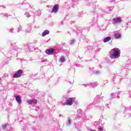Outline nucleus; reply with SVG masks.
<instances>
[{
    "label": "nucleus",
    "instance_id": "f257e3e1",
    "mask_svg": "<svg viewBox=\"0 0 131 131\" xmlns=\"http://www.w3.org/2000/svg\"><path fill=\"white\" fill-rule=\"evenodd\" d=\"M111 54L110 57L112 59H117L120 57V50L118 48H114L111 51Z\"/></svg>",
    "mask_w": 131,
    "mask_h": 131
},
{
    "label": "nucleus",
    "instance_id": "f03ea898",
    "mask_svg": "<svg viewBox=\"0 0 131 131\" xmlns=\"http://www.w3.org/2000/svg\"><path fill=\"white\" fill-rule=\"evenodd\" d=\"M94 125L95 126V128L98 129V131H103L104 130V127L102 126V124L101 123L99 122H95L94 123Z\"/></svg>",
    "mask_w": 131,
    "mask_h": 131
},
{
    "label": "nucleus",
    "instance_id": "7ed1b4c3",
    "mask_svg": "<svg viewBox=\"0 0 131 131\" xmlns=\"http://www.w3.org/2000/svg\"><path fill=\"white\" fill-rule=\"evenodd\" d=\"M102 99L101 98V95H97L94 99L93 103L95 104V105H98L100 102H101V100Z\"/></svg>",
    "mask_w": 131,
    "mask_h": 131
},
{
    "label": "nucleus",
    "instance_id": "20e7f679",
    "mask_svg": "<svg viewBox=\"0 0 131 131\" xmlns=\"http://www.w3.org/2000/svg\"><path fill=\"white\" fill-rule=\"evenodd\" d=\"M22 73H23V72L21 70H18L17 72L14 74L13 76V78H19V77H21Z\"/></svg>",
    "mask_w": 131,
    "mask_h": 131
},
{
    "label": "nucleus",
    "instance_id": "39448f33",
    "mask_svg": "<svg viewBox=\"0 0 131 131\" xmlns=\"http://www.w3.org/2000/svg\"><path fill=\"white\" fill-rule=\"evenodd\" d=\"M83 85L84 86H92V88H95V86H98V83L97 82H95L93 83H92V82H90L88 83L83 84Z\"/></svg>",
    "mask_w": 131,
    "mask_h": 131
},
{
    "label": "nucleus",
    "instance_id": "423d86ee",
    "mask_svg": "<svg viewBox=\"0 0 131 131\" xmlns=\"http://www.w3.org/2000/svg\"><path fill=\"white\" fill-rule=\"evenodd\" d=\"M121 17H116L113 19L112 23L113 24H117L121 22Z\"/></svg>",
    "mask_w": 131,
    "mask_h": 131
},
{
    "label": "nucleus",
    "instance_id": "0eeeda50",
    "mask_svg": "<svg viewBox=\"0 0 131 131\" xmlns=\"http://www.w3.org/2000/svg\"><path fill=\"white\" fill-rule=\"evenodd\" d=\"M32 30V24H28L25 30L26 32L28 33H30V32H31Z\"/></svg>",
    "mask_w": 131,
    "mask_h": 131
},
{
    "label": "nucleus",
    "instance_id": "6e6552de",
    "mask_svg": "<svg viewBox=\"0 0 131 131\" xmlns=\"http://www.w3.org/2000/svg\"><path fill=\"white\" fill-rule=\"evenodd\" d=\"M27 103L30 105H32V106H34V105H36L37 104V100L35 99L33 100H28L27 101Z\"/></svg>",
    "mask_w": 131,
    "mask_h": 131
},
{
    "label": "nucleus",
    "instance_id": "1a4fd4ad",
    "mask_svg": "<svg viewBox=\"0 0 131 131\" xmlns=\"http://www.w3.org/2000/svg\"><path fill=\"white\" fill-rule=\"evenodd\" d=\"M73 103V99L72 98H68L65 102L66 105L71 106Z\"/></svg>",
    "mask_w": 131,
    "mask_h": 131
},
{
    "label": "nucleus",
    "instance_id": "9d476101",
    "mask_svg": "<svg viewBox=\"0 0 131 131\" xmlns=\"http://www.w3.org/2000/svg\"><path fill=\"white\" fill-rule=\"evenodd\" d=\"M58 10H59V6L58 5H55L52 8V10L51 11V13H58Z\"/></svg>",
    "mask_w": 131,
    "mask_h": 131
},
{
    "label": "nucleus",
    "instance_id": "9b49d317",
    "mask_svg": "<svg viewBox=\"0 0 131 131\" xmlns=\"http://www.w3.org/2000/svg\"><path fill=\"white\" fill-rule=\"evenodd\" d=\"M117 97L118 99H119V93H113L111 94V99H115Z\"/></svg>",
    "mask_w": 131,
    "mask_h": 131
},
{
    "label": "nucleus",
    "instance_id": "f8f14e48",
    "mask_svg": "<svg viewBox=\"0 0 131 131\" xmlns=\"http://www.w3.org/2000/svg\"><path fill=\"white\" fill-rule=\"evenodd\" d=\"M114 37L118 39L121 38V34L118 32H115L114 34Z\"/></svg>",
    "mask_w": 131,
    "mask_h": 131
},
{
    "label": "nucleus",
    "instance_id": "ddd939ff",
    "mask_svg": "<svg viewBox=\"0 0 131 131\" xmlns=\"http://www.w3.org/2000/svg\"><path fill=\"white\" fill-rule=\"evenodd\" d=\"M11 47L9 49V51H10V52H13V51H17L18 50V47L16 46H14L13 45V43L11 44Z\"/></svg>",
    "mask_w": 131,
    "mask_h": 131
},
{
    "label": "nucleus",
    "instance_id": "4468645a",
    "mask_svg": "<svg viewBox=\"0 0 131 131\" xmlns=\"http://www.w3.org/2000/svg\"><path fill=\"white\" fill-rule=\"evenodd\" d=\"M15 100L16 102H17L18 104L20 105L21 104V102H22V99H21V97L19 95L15 96Z\"/></svg>",
    "mask_w": 131,
    "mask_h": 131
},
{
    "label": "nucleus",
    "instance_id": "2eb2a0df",
    "mask_svg": "<svg viewBox=\"0 0 131 131\" xmlns=\"http://www.w3.org/2000/svg\"><path fill=\"white\" fill-rule=\"evenodd\" d=\"M45 53L47 55H52V54H53V53H54V49H48L45 51Z\"/></svg>",
    "mask_w": 131,
    "mask_h": 131
},
{
    "label": "nucleus",
    "instance_id": "dca6fc26",
    "mask_svg": "<svg viewBox=\"0 0 131 131\" xmlns=\"http://www.w3.org/2000/svg\"><path fill=\"white\" fill-rule=\"evenodd\" d=\"M47 34H50V31L46 30L42 33V36H46Z\"/></svg>",
    "mask_w": 131,
    "mask_h": 131
},
{
    "label": "nucleus",
    "instance_id": "f3484780",
    "mask_svg": "<svg viewBox=\"0 0 131 131\" xmlns=\"http://www.w3.org/2000/svg\"><path fill=\"white\" fill-rule=\"evenodd\" d=\"M59 61L61 63H64L65 61H66V59L65 58V57L63 56H62L60 57L59 59Z\"/></svg>",
    "mask_w": 131,
    "mask_h": 131
},
{
    "label": "nucleus",
    "instance_id": "a211bd4d",
    "mask_svg": "<svg viewBox=\"0 0 131 131\" xmlns=\"http://www.w3.org/2000/svg\"><path fill=\"white\" fill-rule=\"evenodd\" d=\"M111 39V37L107 36L104 38L103 42H107V41H110Z\"/></svg>",
    "mask_w": 131,
    "mask_h": 131
},
{
    "label": "nucleus",
    "instance_id": "6ab92c4d",
    "mask_svg": "<svg viewBox=\"0 0 131 131\" xmlns=\"http://www.w3.org/2000/svg\"><path fill=\"white\" fill-rule=\"evenodd\" d=\"M22 30H23V27L21 26H19L17 30V32H20V31H22Z\"/></svg>",
    "mask_w": 131,
    "mask_h": 131
},
{
    "label": "nucleus",
    "instance_id": "aec40b11",
    "mask_svg": "<svg viewBox=\"0 0 131 131\" xmlns=\"http://www.w3.org/2000/svg\"><path fill=\"white\" fill-rule=\"evenodd\" d=\"M70 124H71V119H70V118H68V121L67 122V125H70Z\"/></svg>",
    "mask_w": 131,
    "mask_h": 131
},
{
    "label": "nucleus",
    "instance_id": "412c9836",
    "mask_svg": "<svg viewBox=\"0 0 131 131\" xmlns=\"http://www.w3.org/2000/svg\"><path fill=\"white\" fill-rule=\"evenodd\" d=\"M25 15H26L27 18H29L30 17V14H29V12H25Z\"/></svg>",
    "mask_w": 131,
    "mask_h": 131
},
{
    "label": "nucleus",
    "instance_id": "4be33fe9",
    "mask_svg": "<svg viewBox=\"0 0 131 131\" xmlns=\"http://www.w3.org/2000/svg\"><path fill=\"white\" fill-rule=\"evenodd\" d=\"M77 112L78 114H82V110L81 109L78 110Z\"/></svg>",
    "mask_w": 131,
    "mask_h": 131
},
{
    "label": "nucleus",
    "instance_id": "5701e85b",
    "mask_svg": "<svg viewBox=\"0 0 131 131\" xmlns=\"http://www.w3.org/2000/svg\"><path fill=\"white\" fill-rule=\"evenodd\" d=\"M94 73L95 74H100L101 73V71H94Z\"/></svg>",
    "mask_w": 131,
    "mask_h": 131
},
{
    "label": "nucleus",
    "instance_id": "b1692460",
    "mask_svg": "<svg viewBox=\"0 0 131 131\" xmlns=\"http://www.w3.org/2000/svg\"><path fill=\"white\" fill-rule=\"evenodd\" d=\"M129 117H130V114H127L125 116V118H126V119L129 118Z\"/></svg>",
    "mask_w": 131,
    "mask_h": 131
},
{
    "label": "nucleus",
    "instance_id": "393cba45",
    "mask_svg": "<svg viewBox=\"0 0 131 131\" xmlns=\"http://www.w3.org/2000/svg\"><path fill=\"white\" fill-rule=\"evenodd\" d=\"M9 32H10L11 33H14V28H12L9 29Z\"/></svg>",
    "mask_w": 131,
    "mask_h": 131
},
{
    "label": "nucleus",
    "instance_id": "a878e982",
    "mask_svg": "<svg viewBox=\"0 0 131 131\" xmlns=\"http://www.w3.org/2000/svg\"><path fill=\"white\" fill-rule=\"evenodd\" d=\"M108 82H109L108 80H105L103 81V84H106V83H108Z\"/></svg>",
    "mask_w": 131,
    "mask_h": 131
},
{
    "label": "nucleus",
    "instance_id": "bb28decb",
    "mask_svg": "<svg viewBox=\"0 0 131 131\" xmlns=\"http://www.w3.org/2000/svg\"><path fill=\"white\" fill-rule=\"evenodd\" d=\"M2 17H8V14L5 13V14H2Z\"/></svg>",
    "mask_w": 131,
    "mask_h": 131
},
{
    "label": "nucleus",
    "instance_id": "cd10ccee",
    "mask_svg": "<svg viewBox=\"0 0 131 131\" xmlns=\"http://www.w3.org/2000/svg\"><path fill=\"white\" fill-rule=\"evenodd\" d=\"M128 67H130V64H127L126 65V68L127 69H128Z\"/></svg>",
    "mask_w": 131,
    "mask_h": 131
},
{
    "label": "nucleus",
    "instance_id": "c85d7f7f",
    "mask_svg": "<svg viewBox=\"0 0 131 131\" xmlns=\"http://www.w3.org/2000/svg\"><path fill=\"white\" fill-rule=\"evenodd\" d=\"M75 42V40L73 39L71 41V45H73V43Z\"/></svg>",
    "mask_w": 131,
    "mask_h": 131
},
{
    "label": "nucleus",
    "instance_id": "c756f323",
    "mask_svg": "<svg viewBox=\"0 0 131 131\" xmlns=\"http://www.w3.org/2000/svg\"><path fill=\"white\" fill-rule=\"evenodd\" d=\"M6 127H7V124H5L3 126V129H6Z\"/></svg>",
    "mask_w": 131,
    "mask_h": 131
},
{
    "label": "nucleus",
    "instance_id": "7c9ffc66",
    "mask_svg": "<svg viewBox=\"0 0 131 131\" xmlns=\"http://www.w3.org/2000/svg\"><path fill=\"white\" fill-rule=\"evenodd\" d=\"M90 131H96L95 130H91Z\"/></svg>",
    "mask_w": 131,
    "mask_h": 131
},
{
    "label": "nucleus",
    "instance_id": "2f4dec72",
    "mask_svg": "<svg viewBox=\"0 0 131 131\" xmlns=\"http://www.w3.org/2000/svg\"><path fill=\"white\" fill-rule=\"evenodd\" d=\"M130 109H131V106H129Z\"/></svg>",
    "mask_w": 131,
    "mask_h": 131
},
{
    "label": "nucleus",
    "instance_id": "473e14b6",
    "mask_svg": "<svg viewBox=\"0 0 131 131\" xmlns=\"http://www.w3.org/2000/svg\"><path fill=\"white\" fill-rule=\"evenodd\" d=\"M1 8H3V6H0Z\"/></svg>",
    "mask_w": 131,
    "mask_h": 131
}]
</instances>
